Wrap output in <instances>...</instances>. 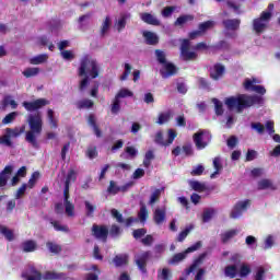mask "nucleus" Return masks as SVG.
<instances>
[{"instance_id": "45", "label": "nucleus", "mask_w": 280, "mask_h": 280, "mask_svg": "<svg viewBox=\"0 0 280 280\" xmlns=\"http://www.w3.org/2000/svg\"><path fill=\"white\" fill-rule=\"evenodd\" d=\"M158 279L172 280V271L168 268H163L162 271L158 273Z\"/></svg>"}, {"instance_id": "9", "label": "nucleus", "mask_w": 280, "mask_h": 280, "mask_svg": "<svg viewBox=\"0 0 280 280\" xmlns=\"http://www.w3.org/2000/svg\"><path fill=\"white\" fill-rule=\"evenodd\" d=\"M225 73H226V67H224V65H222L220 62H217L213 65V67L209 68L210 79L214 80V82L222 80V78H224Z\"/></svg>"}, {"instance_id": "57", "label": "nucleus", "mask_w": 280, "mask_h": 280, "mask_svg": "<svg viewBox=\"0 0 280 280\" xmlns=\"http://www.w3.org/2000/svg\"><path fill=\"white\" fill-rule=\"evenodd\" d=\"M226 5L230 10H233L235 12V14H242V10H241V5L231 1V0H228L226 1Z\"/></svg>"}, {"instance_id": "48", "label": "nucleus", "mask_w": 280, "mask_h": 280, "mask_svg": "<svg viewBox=\"0 0 280 280\" xmlns=\"http://www.w3.org/2000/svg\"><path fill=\"white\" fill-rule=\"evenodd\" d=\"M110 110L113 115H117L121 110V101L117 96L114 97Z\"/></svg>"}, {"instance_id": "49", "label": "nucleus", "mask_w": 280, "mask_h": 280, "mask_svg": "<svg viewBox=\"0 0 280 280\" xmlns=\"http://www.w3.org/2000/svg\"><path fill=\"white\" fill-rule=\"evenodd\" d=\"M108 30H110V16L105 18L101 27V36H106V32H108Z\"/></svg>"}, {"instance_id": "31", "label": "nucleus", "mask_w": 280, "mask_h": 280, "mask_svg": "<svg viewBox=\"0 0 280 280\" xmlns=\"http://www.w3.org/2000/svg\"><path fill=\"white\" fill-rule=\"evenodd\" d=\"M46 246H47L49 253H52L54 255H58V254L62 253V246H60L59 244H56L54 242H47Z\"/></svg>"}, {"instance_id": "38", "label": "nucleus", "mask_w": 280, "mask_h": 280, "mask_svg": "<svg viewBox=\"0 0 280 280\" xmlns=\"http://www.w3.org/2000/svg\"><path fill=\"white\" fill-rule=\"evenodd\" d=\"M187 258V253L183 252V253H178L175 254L172 259L168 261V264H180V261L185 260Z\"/></svg>"}, {"instance_id": "58", "label": "nucleus", "mask_w": 280, "mask_h": 280, "mask_svg": "<svg viewBox=\"0 0 280 280\" xmlns=\"http://www.w3.org/2000/svg\"><path fill=\"white\" fill-rule=\"evenodd\" d=\"M161 198V189H155L149 200V205H154L155 202H159Z\"/></svg>"}, {"instance_id": "63", "label": "nucleus", "mask_w": 280, "mask_h": 280, "mask_svg": "<svg viewBox=\"0 0 280 280\" xmlns=\"http://www.w3.org/2000/svg\"><path fill=\"white\" fill-rule=\"evenodd\" d=\"M84 205H85L88 218H93V213H95V206H93L89 201H85Z\"/></svg>"}, {"instance_id": "4", "label": "nucleus", "mask_w": 280, "mask_h": 280, "mask_svg": "<svg viewBox=\"0 0 280 280\" xmlns=\"http://www.w3.org/2000/svg\"><path fill=\"white\" fill-rule=\"evenodd\" d=\"M270 21H272V12L262 11L258 18L253 20L255 34H264L270 27Z\"/></svg>"}, {"instance_id": "13", "label": "nucleus", "mask_w": 280, "mask_h": 280, "mask_svg": "<svg viewBox=\"0 0 280 280\" xmlns=\"http://www.w3.org/2000/svg\"><path fill=\"white\" fill-rule=\"evenodd\" d=\"M14 172V166L7 165L1 172H0V187H5L8 185V180L10 179V175Z\"/></svg>"}, {"instance_id": "29", "label": "nucleus", "mask_w": 280, "mask_h": 280, "mask_svg": "<svg viewBox=\"0 0 280 280\" xmlns=\"http://www.w3.org/2000/svg\"><path fill=\"white\" fill-rule=\"evenodd\" d=\"M0 233L8 240V242H13L14 240V231L8 229L5 225L0 224Z\"/></svg>"}, {"instance_id": "1", "label": "nucleus", "mask_w": 280, "mask_h": 280, "mask_svg": "<svg viewBox=\"0 0 280 280\" xmlns=\"http://www.w3.org/2000/svg\"><path fill=\"white\" fill-rule=\"evenodd\" d=\"M79 78H83L79 83V91L83 92L90 84V80H95L100 75V66L97 61L85 55L80 62L78 70ZM91 78V79H90Z\"/></svg>"}, {"instance_id": "44", "label": "nucleus", "mask_w": 280, "mask_h": 280, "mask_svg": "<svg viewBox=\"0 0 280 280\" xmlns=\"http://www.w3.org/2000/svg\"><path fill=\"white\" fill-rule=\"evenodd\" d=\"M198 84L200 89H203V91H211V82L206 78L199 77Z\"/></svg>"}, {"instance_id": "46", "label": "nucleus", "mask_w": 280, "mask_h": 280, "mask_svg": "<svg viewBox=\"0 0 280 280\" xmlns=\"http://www.w3.org/2000/svg\"><path fill=\"white\" fill-rule=\"evenodd\" d=\"M190 187L194 191H199L200 194L207 189V186L198 180L190 182Z\"/></svg>"}, {"instance_id": "35", "label": "nucleus", "mask_w": 280, "mask_h": 280, "mask_svg": "<svg viewBox=\"0 0 280 280\" xmlns=\"http://www.w3.org/2000/svg\"><path fill=\"white\" fill-rule=\"evenodd\" d=\"M212 103L214 104V113L218 117L224 115V107L222 105V102L218 98H212Z\"/></svg>"}, {"instance_id": "53", "label": "nucleus", "mask_w": 280, "mask_h": 280, "mask_svg": "<svg viewBox=\"0 0 280 280\" xmlns=\"http://www.w3.org/2000/svg\"><path fill=\"white\" fill-rule=\"evenodd\" d=\"M47 117L51 128H58V119L54 117V109L47 110Z\"/></svg>"}, {"instance_id": "15", "label": "nucleus", "mask_w": 280, "mask_h": 280, "mask_svg": "<svg viewBox=\"0 0 280 280\" xmlns=\"http://www.w3.org/2000/svg\"><path fill=\"white\" fill-rule=\"evenodd\" d=\"M63 205L66 215H68V218H73V215H75V206L69 201V192H63Z\"/></svg>"}, {"instance_id": "28", "label": "nucleus", "mask_w": 280, "mask_h": 280, "mask_svg": "<svg viewBox=\"0 0 280 280\" xmlns=\"http://www.w3.org/2000/svg\"><path fill=\"white\" fill-rule=\"evenodd\" d=\"M225 277L230 279H235L237 277V266L236 265H229L224 269Z\"/></svg>"}, {"instance_id": "10", "label": "nucleus", "mask_w": 280, "mask_h": 280, "mask_svg": "<svg viewBox=\"0 0 280 280\" xmlns=\"http://www.w3.org/2000/svg\"><path fill=\"white\" fill-rule=\"evenodd\" d=\"M248 207H250V199L236 202V205L233 207L230 213V218H232L233 220L240 218V215H242V212L246 211Z\"/></svg>"}, {"instance_id": "2", "label": "nucleus", "mask_w": 280, "mask_h": 280, "mask_svg": "<svg viewBox=\"0 0 280 280\" xmlns=\"http://www.w3.org/2000/svg\"><path fill=\"white\" fill-rule=\"evenodd\" d=\"M225 105L229 110L236 108L237 113H243L244 109L250 108V106H264V96L238 94L237 96L226 97Z\"/></svg>"}, {"instance_id": "16", "label": "nucleus", "mask_w": 280, "mask_h": 280, "mask_svg": "<svg viewBox=\"0 0 280 280\" xmlns=\"http://www.w3.org/2000/svg\"><path fill=\"white\" fill-rule=\"evenodd\" d=\"M140 19L141 21H143V23H147V25H154L155 27H159V25H161V21L156 19V16L148 12L141 13Z\"/></svg>"}, {"instance_id": "26", "label": "nucleus", "mask_w": 280, "mask_h": 280, "mask_svg": "<svg viewBox=\"0 0 280 280\" xmlns=\"http://www.w3.org/2000/svg\"><path fill=\"white\" fill-rule=\"evenodd\" d=\"M164 69L166 72L161 71L162 78H164V79L175 75V73H176V66H174V63H172V62L164 63Z\"/></svg>"}, {"instance_id": "60", "label": "nucleus", "mask_w": 280, "mask_h": 280, "mask_svg": "<svg viewBox=\"0 0 280 280\" xmlns=\"http://www.w3.org/2000/svg\"><path fill=\"white\" fill-rule=\"evenodd\" d=\"M167 132H168V139L166 140V147L172 145V143H174V139L178 137V133H176V130L174 129H168Z\"/></svg>"}, {"instance_id": "12", "label": "nucleus", "mask_w": 280, "mask_h": 280, "mask_svg": "<svg viewBox=\"0 0 280 280\" xmlns=\"http://www.w3.org/2000/svg\"><path fill=\"white\" fill-rule=\"evenodd\" d=\"M150 252H143L141 255L138 256L136 259V265L142 275H148V261L150 259Z\"/></svg>"}, {"instance_id": "5", "label": "nucleus", "mask_w": 280, "mask_h": 280, "mask_svg": "<svg viewBox=\"0 0 280 280\" xmlns=\"http://www.w3.org/2000/svg\"><path fill=\"white\" fill-rule=\"evenodd\" d=\"M4 135L0 137V145H5L7 148H12L14 143L12 139H19L20 136L25 132V125L22 127H14V128H5Z\"/></svg>"}, {"instance_id": "21", "label": "nucleus", "mask_w": 280, "mask_h": 280, "mask_svg": "<svg viewBox=\"0 0 280 280\" xmlns=\"http://www.w3.org/2000/svg\"><path fill=\"white\" fill-rule=\"evenodd\" d=\"M128 254H118L113 258V264L116 266V268H121V266H128Z\"/></svg>"}, {"instance_id": "47", "label": "nucleus", "mask_w": 280, "mask_h": 280, "mask_svg": "<svg viewBox=\"0 0 280 280\" xmlns=\"http://www.w3.org/2000/svg\"><path fill=\"white\" fill-rule=\"evenodd\" d=\"M16 117H19V113L18 112H11L9 113L3 119H2V124L4 126H8V124H12V121H14V119H16Z\"/></svg>"}, {"instance_id": "59", "label": "nucleus", "mask_w": 280, "mask_h": 280, "mask_svg": "<svg viewBox=\"0 0 280 280\" xmlns=\"http://www.w3.org/2000/svg\"><path fill=\"white\" fill-rule=\"evenodd\" d=\"M175 11L176 7H165L162 10V16H164V19H170V16H172V14H174Z\"/></svg>"}, {"instance_id": "24", "label": "nucleus", "mask_w": 280, "mask_h": 280, "mask_svg": "<svg viewBox=\"0 0 280 280\" xmlns=\"http://www.w3.org/2000/svg\"><path fill=\"white\" fill-rule=\"evenodd\" d=\"M143 37L147 45H159V35L150 31L143 33Z\"/></svg>"}, {"instance_id": "42", "label": "nucleus", "mask_w": 280, "mask_h": 280, "mask_svg": "<svg viewBox=\"0 0 280 280\" xmlns=\"http://www.w3.org/2000/svg\"><path fill=\"white\" fill-rule=\"evenodd\" d=\"M47 55H38L30 59L31 65H43L47 62Z\"/></svg>"}, {"instance_id": "14", "label": "nucleus", "mask_w": 280, "mask_h": 280, "mask_svg": "<svg viewBox=\"0 0 280 280\" xmlns=\"http://www.w3.org/2000/svg\"><path fill=\"white\" fill-rule=\"evenodd\" d=\"M244 89L245 91H255V93H258V95H266V88L264 85L253 84L249 79L245 80Z\"/></svg>"}, {"instance_id": "34", "label": "nucleus", "mask_w": 280, "mask_h": 280, "mask_svg": "<svg viewBox=\"0 0 280 280\" xmlns=\"http://www.w3.org/2000/svg\"><path fill=\"white\" fill-rule=\"evenodd\" d=\"M171 117H172V113L170 112L161 113L159 114V117L155 124H158L159 126H163V124H167V121H170Z\"/></svg>"}, {"instance_id": "41", "label": "nucleus", "mask_w": 280, "mask_h": 280, "mask_svg": "<svg viewBox=\"0 0 280 280\" xmlns=\"http://www.w3.org/2000/svg\"><path fill=\"white\" fill-rule=\"evenodd\" d=\"M152 161H154V151L149 150L145 152L144 160H143V165L144 167H150L152 164Z\"/></svg>"}, {"instance_id": "64", "label": "nucleus", "mask_w": 280, "mask_h": 280, "mask_svg": "<svg viewBox=\"0 0 280 280\" xmlns=\"http://www.w3.org/2000/svg\"><path fill=\"white\" fill-rule=\"evenodd\" d=\"M264 279H266V269H264V267H259L255 275V280H264Z\"/></svg>"}, {"instance_id": "30", "label": "nucleus", "mask_w": 280, "mask_h": 280, "mask_svg": "<svg viewBox=\"0 0 280 280\" xmlns=\"http://www.w3.org/2000/svg\"><path fill=\"white\" fill-rule=\"evenodd\" d=\"M93 106H95V103L89 98H84L77 103V108H79V110H82L83 108H93Z\"/></svg>"}, {"instance_id": "36", "label": "nucleus", "mask_w": 280, "mask_h": 280, "mask_svg": "<svg viewBox=\"0 0 280 280\" xmlns=\"http://www.w3.org/2000/svg\"><path fill=\"white\" fill-rule=\"evenodd\" d=\"M235 235H237V230H230V231L221 234L222 244H226V242H229V240H233V237H235Z\"/></svg>"}, {"instance_id": "43", "label": "nucleus", "mask_w": 280, "mask_h": 280, "mask_svg": "<svg viewBox=\"0 0 280 280\" xmlns=\"http://www.w3.org/2000/svg\"><path fill=\"white\" fill-rule=\"evenodd\" d=\"M107 194H109V196H117V194H119V186L117 185V183H115V180L109 182V186L107 187Z\"/></svg>"}, {"instance_id": "37", "label": "nucleus", "mask_w": 280, "mask_h": 280, "mask_svg": "<svg viewBox=\"0 0 280 280\" xmlns=\"http://www.w3.org/2000/svg\"><path fill=\"white\" fill-rule=\"evenodd\" d=\"M38 178H40V173L34 172L32 174L31 178L28 179V183L26 184L27 188L34 189V187H36V183H37Z\"/></svg>"}, {"instance_id": "40", "label": "nucleus", "mask_w": 280, "mask_h": 280, "mask_svg": "<svg viewBox=\"0 0 280 280\" xmlns=\"http://www.w3.org/2000/svg\"><path fill=\"white\" fill-rule=\"evenodd\" d=\"M213 25H215V22L209 20V21L200 23L198 25V30L201 32V34H205V32H207L208 30H211V27H213Z\"/></svg>"}, {"instance_id": "3", "label": "nucleus", "mask_w": 280, "mask_h": 280, "mask_svg": "<svg viewBox=\"0 0 280 280\" xmlns=\"http://www.w3.org/2000/svg\"><path fill=\"white\" fill-rule=\"evenodd\" d=\"M30 130L25 133V141L31 143L33 148H38V137L43 135V116L40 112L30 114L27 117Z\"/></svg>"}, {"instance_id": "18", "label": "nucleus", "mask_w": 280, "mask_h": 280, "mask_svg": "<svg viewBox=\"0 0 280 280\" xmlns=\"http://www.w3.org/2000/svg\"><path fill=\"white\" fill-rule=\"evenodd\" d=\"M75 180H78V174L75 173V170L71 168V170H69L66 180H65L63 192H69L71 182L75 183Z\"/></svg>"}, {"instance_id": "32", "label": "nucleus", "mask_w": 280, "mask_h": 280, "mask_svg": "<svg viewBox=\"0 0 280 280\" xmlns=\"http://www.w3.org/2000/svg\"><path fill=\"white\" fill-rule=\"evenodd\" d=\"M264 189H276L270 179H261L258 182V190L264 191Z\"/></svg>"}, {"instance_id": "6", "label": "nucleus", "mask_w": 280, "mask_h": 280, "mask_svg": "<svg viewBox=\"0 0 280 280\" xmlns=\"http://www.w3.org/2000/svg\"><path fill=\"white\" fill-rule=\"evenodd\" d=\"M191 47V42L189 39H183L180 44V58L184 62H189L191 60L198 59V54L196 51L189 50Z\"/></svg>"}, {"instance_id": "19", "label": "nucleus", "mask_w": 280, "mask_h": 280, "mask_svg": "<svg viewBox=\"0 0 280 280\" xmlns=\"http://www.w3.org/2000/svg\"><path fill=\"white\" fill-rule=\"evenodd\" d=\"M195 16L191 14H183L179 15L176 21L174 22L175 27H185L187 23H191L194 21Z\"/></svg>"}, {"instance_id": "22", "label": "nucleus", "mask_w": 280, "mask_h": 280, "mask_svg": "<svg viewBox=\"0 0 280 280\" xmlns=\"http://www.w3.org/2000/svg\"><path fill=\"white\" fill-rule=\"evenodd\" d=\"M31 275L28 276V273L26 271L22 272V279H26V280H43V273H40V271H38L36 268L31 267Z\"/></svg>"}, {"instance_id": "20", "label": "nucleus", "mask_w": 280, "mask_h": 280, "mask_svg": "<svg viewBox=\"0 0 280 280\" xmlns=\"http://www.w3.org/2000/svg\"><path fill=\"white\" fill-rule=\"evenodd\" d=\"M88 124H89V126H91L93 128L95 137H97V139H101L102 129H100V126H97V121L95 119V114H90L89 115Z\"/></svg>"}, {"instance_id": "39", "label": "nucleus", "mask_w": 280, "mask_h": 280, "mask_svg": "<svg viewBox=\"0 0 280 280\" xmlns=\"http://www.w3.org/2000/svg\"><path fill=\"white\" fill-rule=\"evenodd\" d=\"M191 231H194V225L187 226L184 231H182L178 234L176 242H185V240L187 238V235H189V233H191Z\"/></svg>"}, {"instance_id": "11", "label": "nucleus", "mask_w": 280, "mask_h": 280, "mask_svg": "<svg viewBox=\"0 0 280 280\" xmlns=\"http://www.w3.org/2000/svg\"><path fill=\"white\" fill-rule=\"evenodd\" d=\"M92 235L96 240H102V242H106L108 240V228H106V225L93 224Z\"/></svg>"}, {"instance_id": "51", "label": "nucleus", "mask_w": 280, "mask_h": 280, "mask_svg": "<svg viewBox=\"0 0 280 280\" xmlns=\"http://www.w3.org/2000/svg\"><path fill=\"white\" fill-rule=\"evenodd\" d=\"M50 224L54 226L55 231H61L62 233H69L68 225H61L58 221H50Z\"/></svg>"}, {"instance_id": "61", "label": "nucleus", "mask_w": 280, "mask_h": 280, "mask_svg": "<svg viewBox=\"0 0 280 280\" xmlns=\"http://www.w3.org/2000/svg\"><path fill=\"white\" fill-rule=\"evenodd\" d=\"M252 128L258 132V135H264L266 131V126H264L261 122H252Z\"/></svg>"}, {"instance_id": "25", "label": "nucleus", "mask_w": 280, "mask_h": 280, "mask_svg": "<svg viewBox=\"0 0 280 280\" xmlns=\"http://www.w3.org/2000/svg\"><path fill=\"white\" fill-rule=\"evenodd\" d=\"M36 248H38L36 241L28 240L22 243L23 253H34Z\"/></svg>"}, {"instance_id": "7", "label": "nucleus", "mask_w": 280, "mask_h": 280, "mask_svg": "<svg viewBox=\"0 0 280 280\" xmlns=\"http://www.w3.org/2000/svg\"><path fill=\"white\" fill-rule=\"evenodd\" d=\"M192 139L197 150H205L209 145V141H211V135L205 130H199L194 133Z\"/></svg>"}, {"instance_id": "54", "label": "nucleus", "mask_w": 280, "mask_h": 280, "mask_svg": "<svg viewBox=\"0 0 280 280\" xmlns=\"http://www.w3.org/2000/svg\"><path fill=\"white\" fill-rule=\"evenodd\" d=\"M154 143H156L158 145H164L165 148H167V141L163 139V131H158L155 133Z\"/></svg>"}, {"instance_id": "33", "label": "nucleus", "mask_w": 280, "mask_h": 280, "mask_svg": "<svg viewBox=\"0 0 280 280\" xmlns=\"http://www.w3.org/2000/svg\"><path fill=\"white\" fill-rule=\"evenodd\" d=\"M40 73V68H26L23 72L22 75L24 78H36Z\"/></svg>"}, {"instance_id": "52", "label": "nucleus", "mask_w": 280, "mask_h": 280, "mask_svg": "<svg viewBox=\"0 0 280 280\" xmlns=\"http://www.w3.org/2000/svg\"><path fill=\"white\" fill-rule=\"evenodd\" d=\"M3 106H11V108L16 109L19 107V103L12 100V96L8 95L3 98Z\"/></svg>"}, {"instance_id": "17", "label": "nucleus", "mask_w": 280, "mask_h": 280, "mask_svg": "<svg viewBox=\"0 0 280 280\" xmlns=\"http://www.w3.org/2000/svg\"><path fill=\"white\" fill-rule=\"evenodd\" d=\"M242 21L240 19H229V20H223L222 24L225 27V30H229L231 32H235L240 30Z\"/></svg>"}, {"instance_id": "56", "label": "nucleus", "mask_w": 280, "mask_h": 280, "mask_svg": "<svg viewBox=\"0 0 280 280\" xmlns=\"http://www.w3.org/2000/svg\"><path fill=\"white\" fill-rule=\"evenodd\" d=\"M213 167H214L215 172L210 175V178H215V174H220V170H222V164L220 163V158L213 159Z\"/></svg>"}, {"instance_id": "27", "label": "nucleus", "mask_w": 280, "mask_h": 280, "mask_svg": "<svg viewBox=\"0 0 280 280\" xmlns=\"http://www.w3.org/2000/svg\"><path fill=\"white\" fill-rule=\"evenodd\" d=\"M66 275L63 272L46 271L43 276L44 280H59L65 279Z\"/></svg>"}, {"instance_id": "23", "label": "nucleus", "mask_w": 280, "mask_h": 280, "mask_svg": "<svg viewBox=\"0 0 280 280\" xmlns=\"http://www.w3.org/2000/svg\"><path fill=\"white\" fill-rule=\"evenodd\" d=\"M165 210L164 209H155V211L153 212V221L155 222V224L158 226H161V224H163V222H165Z\"/></svg>"}, {"instance_id": "8", "label": "nucleus", "mask_w": 280, "mask_h": 280, "mask_svg": "<svg viewBox=\"0 0 280 280\" xmlns=\"http://www.w3.org/2000/svg\"><path fill=\"white\" fill-rule=\"evenodd\" d=\"M22 106H24L25 110L28 113H34V110H40L44 106H49V101L47 98H37L33 102L24 101Z\"/></svg>"}, {"instance_id": "62", "label": "nucleus", "mask_w": 280, "mask_h": 280, "mask_svg": "<svg viewBox=\"0 0 280 280\" xmlns=\"http://www.w3.org/2000/svg\"><path fill=\"white\" fill-rule=\"evenodd\" d=\"M145 233H148V230L141 228V229L133 230L132 235L135 240H141V237H143Z\"/></svg>"}, {"instance_id": "50", "label": "nucleus", "mask_w": 280, "mask_h": 280, "mask_svg": "<svg viewBox=\"0 0 280 280\" xmlns=\"http://www.w3.org/2000/svg\"><path fill=\"white\" fill-rule=\"evenodd\" d=\"M155 56H156V60H158V62H160V65H166L167 58H166L165 51H163L161 49H156Z\"/></svg>"}, {"instance_id": "55", "label": "nucleus", "mask_w": 280, "mask_h": 280, "mask_svg": "<svg viewBox=\"0 0 280 280\" xmlns=\"http://www.w3.org/2000/svg\"><path fill=\"white\" fill-rule=\"evenodd\" d=\"M135 94L128 90V89H121L116 95L115 97H117L118 100H121L124 97H132Z\"/></svg>"}]
</instances>
